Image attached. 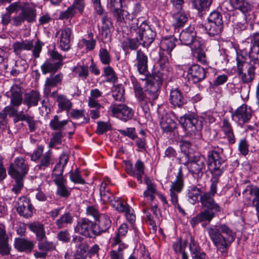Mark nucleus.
<instances>
[{"instance_id": "f257e3e1", "label": "nucleus", "mask_w": 259, "mask_h": 259, "mask_svg": "<svg viewBox=\"0 0 259 259\" xmlns=\"http://www.w3.org/2000/svg\"><path fill=\"white\" fill-rule=\"evenodd\" d=\"M207 164L211 175L209 190L207 192L215 195L220 177L227 166V159L224 156V150L222 148L218 146L211 147L207 154Z\"/></svg>"}, {"instance_id": "f03ea898", "label": "nucleus", "mask_w": 259, "mask_h": 259, "mask_svg": "<svg viewBox=\"0 0 259 259\" xmlns=\"http://www.w3.org/2000/svg\"><path fill=\"white\" fill-rule=\"evenodd\" d=\"M208 235L213 244L223 256L228 255V250L235 240V235L225 224H220L207 229Z\"/></svg>"}, {"instance_id": "7ed1b4c3", "label": "nucleus", "mask_w": 259, "mask_h": 259, "mask_svg": "<svg viewBox=\"0 0 259 259\" xmlns=\"http://www.w3.org/2000/svg\"><path fill=\"white\" fill-rule=\"evenodd\" d=\"M214 195L207 192H203L200 197L199 202L203 210L190 220V224L195 228L200 223L207 222L209 223L215 217V213L222 211L221 205L214 199Z\"/></svg>"}, {"instance_id": "20e7f679", "label": "nucleus", "mask_w": 259, "mask_h": 259, "mask_svg": "<svg viewBox=\"0 0 259 259\" xmlns=\"http://www.w3.org/2000/svg\"><path fill=\"white\" fill-rule=\"evenodd\" d=\"M29 170V165L27 161L22 157L15 158L14 162L9 165L8 173L14 180L11 190L15 194L20 193L24 187V180Z\"/></svg>"}, {"instance_id": "39448f33", "label": "nucleus", "mask_w": 259, "mask_h": 259, "mask_svg": "<svg viewBox=\"0 0 259 259\" xmlns=\"http://www.w3.org/2000/svg\"><path fill=\"white\" fill-rule=\"evenodd\" d=\"M132 22L130 26V32L132 36L138 35L142 46L149 48L154 40L156 33L151 26L143 21L140 25L139 20Z\"/></svg>"}, {"instance_id": "423d86ee", "label": "nucleus", "mask_w": 259, "mask_h": 259, "mask_svg": "<svg viewBox=\"0 0 259 259\" xmlns=\"http://www.w3.org/2000/svg\"><path fill=\"white\" fill-rule=\"evenodd\" d=\"M247 54L243 50H236L237 70L239 77L244 83L251 82L255 76L256 66L247 62Z\"/></svg>"}, {"instance_id": "0eeeda50", "label": "nucleus", "mask_w": 259, "mask_h": 259, "mask_svg": "<svg viewBox=\"0 0 259 259\" xmlns=\"http://www.w3.org/2000/svg\"><path fill=\"white\" fill-rule=\"evenodd\" d=\"M226 20L223 19V14L218 11H213L207 18V22L204 24L206 33L210 36L220 35L223 31L224 23L229 21L231 17L230 13H224Z\"/></svg>"}, {"instance_id": "6e6552de", "label": "nucleus", "mask_w": 259, "mask_h": 259, "mask_svg": "<svg viewBox=\"0 0 259 259\" xmlns=\"http://www.w3.org/2000/svg\"><path fill=\"white\" fill-rule=\"evenodd\" d=\"M169 71L159 69L152 73V75L144 81L148 85V94L150 99L156 100L160 93L163 81L168 77Z\"/></svg>"}, {"instance_id": "1a4fd4ad", "label": "nucleus", "mask_w": 259, "mask_h": 259, "mask_svg": "<svg viewBox=\"0 0 259 259\" xmlns=\"http://www.w3.org/2000/svg\"><path fill=\"white\" fill-rule=\"evenodd\" d=\"M179 123L183 128L186 135L192 137L199 135L203 128V122L198 115L194 112H188L179 119Z\"/></svg>"}, {"instance_id": "9d476101", "label": "nucleus", "mask_w": 259, "mask_h": 259, "mask_svg": "<svg viewBox=\"0 0 259 259\" xmlns=\"http://www.w3.org/2000/svg\"><path fill=\"white\" fill-rule=\"evenodd\" d=\"M130 81L134 90L135 96L139 104L145 114L149 113V104L152 105L154 100L149 98L148 94V85H147V89L144 91L140 81L138 80L134 75L130 76Z\"/></svg>"}, {"instance_id": "9b49d317", "label": "nucleus", "mask_w": 259, "mask_h": 259, "mask_svg": "<svg viewBox=\"0 0 259 259\" xmlns=\"http://www.w3.org/2000/svg\"><path fill=\"white\" fill-rule=\"evenodd\" d=\"M20 10L21 12L18 15L12 17V25L19 27L25 21L28 23L36 21L37 11L36 6L33 4L25 3L23 6H21Z\"/></svg>"}, {"instance_id": "f8f14e48", "label": "nucleus", "mask_w": 259, "mask_h": 259, "mask_svg": "<svg viewBox=\"0 0 259 259\" xmlns=\"http://www.w3.org/2000/svg\"><path fill=\"white\" fill-rule=\"evenodd\" d=\"M181 166L178 170L175 180L171 182L170 186V202L175 208H177L179 211L183 215H185L186 212L178 202V194L180 193L184 187V175Z\"/></svg>"}, {"instance_id": "ddd939ff", "label": "nucleus", "mask_w": 259, "mask_h": 259, "mask_svg": "<svg viewBox=\"0 0 259 259\" xmlns=\"http://www.w3.org/2000/svg\"><path fill=\"white\" fill-rule=\"evenodd\" d=\"M206 162L204 155L196 153L184 164L188 166L189 171L193 177L198 180L202 178L205 171Z\"/></svg>"}, {"instance_id": "4468645a", "label": "nucleus", "mask_w": 259, "mask_h": 259, "mask_svg": "<svg viewBox=\"0 0 259 259\" xmlns=\"http://www.w3.org/2000/svg\"><path fill=\"white\" fill-rule=\"evenodd\" d=\"M64 57L57 51L50 52V58L41 65L40 68L43 74H54L63 66Z\"/></svg>"}, {"instance_id": "2eb2a0df", "label": "nucleus", "mask_w": 259, "mask_h": 259, "mask_svg": "<svg viewBox=\"0 0 259 259\" xmlns=\"http://www.w3.org/2000/svg\"><path fill=\"white\" fill-rule=\"evenodd\" d=\"M93 230H94V222L85 218L79 219L74 228L75 233L90 239L96 238Z\"/></svg>"}, {"instance_id": "dca6fc26", "label": "nucleus", "mask_w": 259, "mask_h": 259, "mask_svg": "<svg viewBox=\"0 0 259 259\" xmlns=\"http://www.w3.org/2000/svg\"><path fill=\"white\" fill-rule=\"evenodd\" d=\"M206 71L203 67L197 64L190 66L187 70L186 78L190 84H197L206 78Z\"/></svg>"}, {"instance_id": "f3484780", "label": "nucleus", "mask_w": 259, "mask_h": 259, "mask_svg": "<svg viewBox=\"0 0 259 259\" xmlns=\"http://www.w3.org/2000/svg\"><path fill=\"white\" fill-rule=\"evenodd\" d=\"M179 39L182 44L187 46L191 48L192 46L199 42L202 39L197 36V32L194 26L190 25L183 29L179 34Z\"/></svg>"}, {"instance_id": "a211bd4d", "label": "nucleus", "mask_w": 259, "mask_h": 259, "mask_svg": "<svg viewBox=\"0 0 259 259\" xmlns=\"http://www.w3.org/2000/svg\"><path fill=\"white\" fill-rule=\"evenodd\" d=\"M110 109L114 116L124 121L131 119L134 116V110L124 104H112Z\"/></svg>"}, {"instance_id": "6ab92c4d", "label": "nucleus", "mask_w": 259, "mask_h": 259, "mask_svg": "<svg viewBox=\"0 0 259 259\" xmlns=\"http://www.w3.org/2000/svg\"><path fill=\"white\" fill-rule=\"evenodd\" d=\"M16 209L18 214L25 219L31 218L35 210L30 198L25 196L18 199Z\"/></svg>"}, {"instance_id": "aec40b11", "label": "nucleus", "mask_w": 259, "mask_h": 259, "mask_svg": "<svg viewBox=\"0 0 259 259\" xmlns=\"http://www.w3.org/2000/svg\"><path fill=\"white\" fill-rule=\"evenodd\" d=\"M112 221L107 214H102L98 219L94 222L95 237L100 236L104 234L109 233L111 228Z\"/></svg>"}, {"instance_id": "412c9836", "label": "nucleus", "mask_w": 259, "mask_h": 259, "mask_svg": "<svg viewBox=\"0 0 259 259\" xmlns=\"http://www.w3.org/2000/svg\"><path fill=\"white\" fill-rule=\"evenodd\" d=\"M251 117V110L245 104L239 106L232 114V119L241 127L250 120Z\"/></svg>"}, {"instance_id": "4be33fe9", "label": "nucleus", "mask_w": 259, "mask_h": 259, "mask_svg": "<svg viewBox=\"0 0 259 259\" xmlns=\"http://www.w3.org/2000/svg\"><path fill=\"white\" fill-rule=\"evenodd\" d=\"M136 63L137 70L140 74L143 75V77L140 78V80L144 81L147 79L149 74L148 70V58L147 55L141 49H139L136 52Z\"/></svg>"}, {"instance_id": "5701e85b", "label": "nucleus", "mask_w": 259, "mask_h": 259, "mask_svg": "<svg viewBox=\"0 0 259 259\" xmlns=\"http://www.w3.org/2000/svg\"><path fill=\"white\" fill-rule=\"evenodd\" d=\"M169 102L173 108H181L187 103V99L179 88H172L170 91Z\"/></svg>"}, {"instance_id": "b1692460", "label": "nucleus", "mask_w": 259, "mask_h": 259, "mask_svg": "<svg viewBox=\"0 0 259 259\" xmlns=\"http://www.w3.org/2000/svg\"><path fill=\"white\" fill-rule=\"evenodd\" d=\"M130 36L121 42V48L125 55L129 54L131 51H137L139 47L142 46L138 35L132 36L130 33Z\"/></svg>"}, {"instance_id": "393cba45", "label": "nucleus", "mask_w": 259, "mask_h": 259, "mask_svg": "<svg viewBox=\"0 0 259 259\" xmlns=\"http://www.w3.org/2000/svg\"><path fill=\"white\" fill-rule=\"evenodd\" d=\"M189 237V248L192 258L205 259L206 253L202 250L198 243L195 241L194 237L190 235Z\"/></svg>"}, {"instance_id": "a878e982", "label": "nucleus", "mask_w": 259, "mask_h": 259, "mask_svg": "<svg viewBox=\"0 0 259 259\" xmlns=\"http://www.w3.org/2000/svg\"><path fill=\"white\" fill-rule=\"evenodd\" d=\"M71 33V29L69 27H65L61 30V33L58 39V44L61 50L68 51L70 49Z\"/></svg>"}, {"instance_id": "bb28decb", "label": "nucleus", "mask_w": 259, "mask_h": 259, "mask_svg": "<svg viewBox=\"0 0 259 259\" xmlns=\"http://www.w3.org/2000/svg\"><path fill=\"white\" fill-rule=\"evenodd\" d=\"M204 45L203 40L199 42H196V45L192 46L191 51L193 55L196 57L198 62L201 64H207V57L204 50Z\"/></svg>"}, {"instance_id": "cd10ccee", "label": "nucleus", "mask_w": 259, "mask_h": 259, "mask_svg": "<svg viewBox=\"0 0 259 259\" xmlns=\"http://www.w3.org/2000/svg\"><path fill=\"white\" fill-rule=\"evenodd\" d=\"M41 100V95L37 90H32L24 94L23 104L28 108L33 106H36Z\"/></svg>"}, {"instance_id": "c85d7f7f", "label": "nucleus", "mask_w": 259, "mask_h": 259, "mask_svg": "<svg viewBox=\"0 0 259 259\" xmlns=\"http://www.w3.org/2000/svg\"><path fill=\"white\" fill-rule=\"evenodd\" d=\"M14 246L18 251L29 253L34 247V244L32 241L27 239L17 238L15 239Z\"/></svg>"}, {"instance_id": "c756f323", "label": "nucleus", "mask_w": 259, "mask_h": 259, "mask_svg": "<svg viewBox=\"0 0 259 259\" xmlns=\"http://www.w3.org/2000/svg\"><path fill=\"white\" fill-rule=\"evenodd\" d=\"M63 78V75L61 73L47 77L44 85V94L47 96L49 95L51 92V88L56 87L58 84H61Z\"/></svg>"}, {"instance_id": "7c9ffc66", "label": "nucleus", "mask_w": 259, "mask_h": 259, "mask_svg": "<svg viewBox=\"0 0 259 259\" xmlns=\"http://www.w3.org/2000/svg\"><path fill=\"white\" fill-rule=\"evenodd\" d=\"M253 6L247 0H244L237 10L240 11L244 15L245 18L247 21L250 22H254L256 16L252 10Z\"/></svg>"}, {"instance_id": "2f4dec72", "label": "nucleus", "mask_w": 259, "mask_h": 259, "mask_svg": "<svg viewBox=\"0 0 259 259\" xmlns=\"http://www.w3.org/2000/svg\"><path fill=\"white\" fill-rule=\"evenodd\" d=\"M27 227L30 231L35 234L36 240L37 241H41L47 239L46 235L45 225L38 222L34 221L27 224Z\"/></svg>"}, {"instance_id": "473e14b6", "label": "nucleus", "mask_w": 259, "mask_h": 259, "mask_svg": "<svg viewBox=\"0 0 259 259\" xmlns=\"http://www.w3.org/2000/svg\"><path fill=\"white\" fill-rule=\"evenodd\" d=\"M11 104L18 107L23 103L24 96H22V88L17 84H14L11 88Z\"/></svg>"}, {"instance_id": "72a5a7b5", "label": "nucleus", "mask_w": 259, "mask_h": 259, "mask_svg": "<svg viewBox=\"0 0 259 259\" xmlns=\"http://www.w3.org/2000/svg\"><path fill=\"white\" fill-rule=\"evenodd\" d=\"M222 131L227 139L228 143L233 145L236 142V139L233 132V127L228 119L224 118L222 121L221 127Z\"/></svg>"}, {"instance_id": "f704fd0d", "label": "nucleus", "mask_w": 259, "mask_h": 259, "mask_svg": "<svg viewBox=\"0 0 259 259\" xmlns=\"http://www.w3.org/2000/svg\"><path fill=\"white\" fill-rule=\"evenodd\" d=\"M177 41L178 39L174 35L164 37L160 41V50L168 52L170 56L171 52L176 47Z\"/></svg>"}, {"instance_id": "c9c22d12", "label": "nucleus", "mask_w": 259, "mask_h": 259, "mask_svg": "<svg viewBox=\"0 0 259 259\" xmlns=\"http://www.w3.org/2000/svg\"><path fill=\"white\" fill-rule=\"evenodd\" d=\"M33 47V42L32 40L16 41L12 46L13 52L16 55H20L23 50L30 51Z\"/></svg>"}, {"instance_id": "e433bc0d", "label": "nucleus", "mask_w": 259, "mask_h": 259, "mask_svg": "<svg viewBox=\"0 0 259 259\" xmlns=\"http://www.w3.org/2000/svg\"><path fill=\"white\" fill-rule=\"evenodd\" d=\"M39 159L40 162L36 167L40 170L44 171L47 168L52 166L54 163L52 152L51 149L46 152Z\"/></svg>"}, {"instance_id": "4c0bfd02", "label": "nucleus", "mask_w": 259, "mask_h": 259, "mask_svg": "<svg viewBox=\"0 0 259 259\" xmlns=\"http://www.w3.org/2000/svg\"><path fill=\"white\" fill-rule=\"evenodd\" d=\"M160 127L163 133H172L177 127L176 122L169 116L162 117L160 121Z\"/></svg>"}, {"instance_id": "58836bf2", "label": "nucleus", "mask_w": 259, "mask_h": 259, "mask_svg": "<svg viewBox=\"0 0 259 259\" xmlns=\"http://www.w3.org/2000/svg\"><path fill=\"white\" fill-rule=\"evenodd\" d=\"M188 21L187 15L183 12H179L176 14L174 17V21L172 23V26L174 29V33H178L180 29L183 27Z\"/></svg>"}, {"instance_id": "ea45409f", "label": "nucleus", "mask_w": 259, "mask_h": 259, "mask_svg": "<svg viewBox=\"0 0 259 259\" xmlns=\"http://www.w3.org/2000/svg\"><path fill=\"white\" fill-rule=\"evenodd\" d=\"M69 160L68 155L64 153L61 154L59 157V161L55 165L53 170V176H59L63 174L64 168Z\"/></svg>"}, {"instance_id": "a19ab883", "label": "nucleus", "mask_w": 259, "mask_h": 259, "mask_svg": "<svg viewBox=\"0 0 259 259\" xmlns=\"http://www.w3.org/2000/svg\"><path fill=\"white\" fill-rule=\"evenodd\" d=\"M73 222V217L69 212H66L56 220L55 225L57 228L61 229L70 225Z\"/></svg>"}, {"instance_id": "79ce46f5", "label": "nucleus", "mask_w": 259, "mask_h": 259, "mask_svg": "<svg viewBox=\"0 0 259 259\" xmlns=\"http://www.w3.org/2000/svg\"><path fill=\"white\" fill-rule=\"evenodd\" d=\"M159 58L158 63L159 65V69L164 70V71H169V58L168 52L164 50H159L158 52Z\"/></svg>"}, {"instance_id": "37998d69", "label": "nucleus", "mask_w": 259, "mask_h": 259, "mask_svg": "<svg viewBox=\"0 0 259 259\" xmlns=\"http://www.w3.org/2000/svg\"><path fill=\"white\" fill-rule=\"evenodd\" d=\"M68 122V120H60L59 116L55 115L50 120L49 126L53 131H63L64 126L67 125Z\"/></svg>"}, {"instance_id": "c03bdc74", "label": "nucleus", "mask_w": 259, "mask_h": 259, "mask_svg": "<svg viewBox=\"0 0 259 259\" xmlns=\"http://www.w3.org/2000/svg\"><path fill=\"white\" fill-rule=\"evenodd\" d=\"M101 15L102 16L101 19L102 23L101 26L102 35L106 38L110 33V28L112 26V23L106 13L104 12L103 14Z\"/></svg>"}, {"instance_id": "a18cd8bd", "label": "nucleus", "mask_w": 259, "mask_h": 259, "mask_svg": "<svg viewBox=\"0 0 259 259\" xmlns=\"http://www.w3.org/2000/svg\"><path fill=\"white\" fill-rule=\"evenodd\" d=\"M202 190L195 185H191L188 187L187 196L192 201V203L194 204L197 202H199V197L202 194Z\"/></svg>"}, {"instance_id": "49530a36", "label": "nucleus", "mask_w": 259, "mask_h": 259, "mask_svg": "<svg viewBox=\"0 0 259 259\" xmlns=\"http://www.w3.org/2000/svg\"><path fill=\"white\" fill-rule=\"evenodd\" d=\"M108 184L102 182L100 187V195L101 199L104 202H109L111 199H114V197L110 190L107 188Z\"/></svg>"}, {"instance_id": "de8ad7c7", "label": "nucleus", "mask_w": 259, "mask_h": 259, "mask_svg": "<svg viewBox=\"0 0 259 259\" xmlns=\"http://www.w3.org/2000/svg\"><path fill=\"white\" fill-rule=\"evenodd\" d=\"M57 101L58 103L59 108L61 110L68 112L72 107V102L64 95H59L57 96Z\"/></svg>"}, {"instance_id": "09e8293b", "label": "nucleus", "mask_w": 259, "mask_h": 259, "mask_svg": "<svg viewBox=\"0 0 259 259\" xmlns=\"http://www.w3.org/2000/svg\"><path fill=\"white\" fill-rule=\"evenodd\" d=\"M106 77V81L109 82L115 83L118 80V77L113 68L109 65L103 68V74Z\"/></svg>"}, {"instance_id": "8fccbe9b", "label": "nucleus", "mask_w": 259, "mask_h": 259, "mask_svg": "<svg viewBox=\"0 0 259 259\" xmlns=\"http://www.w3.org/2000/svg\"><path fill=\"white\" fill-rule=\"evenodd\" d=\"M112 97L115 101H124V88L121 84L115 85L112 91Z\"/></svg>"}, {"instance_id": "3c124183", "label": "nucleus", "mask_w": 259, "mask_h": 259, "mask_svg": "<svg viewBox=\"0 0 259 259\" xmlns=\"http://www.w3.org/2000/svg\"><path fill=\"white\" fill-rule=\"evenodd\" d=\"M212 0H192V6L199 12L207 9L212 4Z\"/></svg>"}, {"instance_id": "603ef678", "label": "nucleus", "mask_w": 259, "mask_h": 259, "mask_svg": "<svg viewBox=\"0 0 259 259\" xmlns=\"http://www.w3.org/2000/svg\"><path fill=\"white\" fill-rule=\"evenodd\" d=\"M70 181L74 184L84 185L85 181L81 175V171L79 168H76L74 171L71 170L69 172Z\"/></svg>"}, {"instance_id": "864d4df0", "label": "nucleus", "mask_w": 259, "mask_h": 259, "mask_svg": "<svg viewBox=\"0 0 259 259\" xmlns=\"http://www.w3.org/2000/svg\"><path fill=\"white\" fill-rule=\"evenodd\" d=\"M37 247L38 249L42 251L48 252L53 251L56 249V245L53 242H50L47 239L41 241H37Z\"/></svg>"}, {"instance_id": "5fc2aeb1", "label": "nucleus", "mask_w": 259, "mask_h": 259, "mask_svg": "<svg viewBox=\"0 0 259 259\" xmlns=\"http://www.w3.org/2000/svg\"><path fill=\"white\" fill-rule=\"evenodd\" d=\"M76 8L72 4L68 7L65 11H61L59 15V19L60 20H68L72 19L76 14L75 10Z\"/></svg>"}, {"instance_id": "6e6d98bb", "label": "nucleus", "mask_w": 259, "mask_h": 259, "mask_svg": "<svg viewBox=\"0 0 259 259\" xmlns=\"http://www.w3.org/2000/svg\"><path fill=\"white\" fill-rule=\"evenodd\" d=\"M135 177L140 184L142 183V177L144 175L145 165L141 160H138L135 164Z\"/></svg>"}, {"instance_id": "4d7b16f0", "label": "nucleus", "mask_w": 259, "mask_h": 259, "mask_svg": "<svg viewBox=\"0 0 259 259\" xmlns=\"http://www.w3.org/2000/svg\"><path fill=\"white\" fill-rule=\"evenodd\" d=\"M99 57L103 65H109L111 62V56L110 53L105 48H101L99 50Z\"/></svg>"}, {"instance_id": "13d9d810", "label": "nucleus", "mask_w": 259, "mask_h": 259, "mask_svg": "<svg viewBox=\"0 0 259 259\" xmlns=\"http://www.w3.org/2000/svg\"><path fill=\"white\" fill-rule=\"evenodd\" d=\"M52 138L49 144L50 149L54 148L56 145L61 144L62 143V139L64 137L62 131L56 132L52 133Z\"/></svg>"}, {"instance_id": "bf43d9fd", "label": "nucleus", "mask_w": 259, "mask_h": 259, "mask_svg": "<svg viewBox=\"0 0 259 259\" xmlns=\"http://www.w3.org/2000/svg\"><path fill=\"white\" fill-rule=\"evenodd\" d=\"M72 71L78 74V76L83 79H86L89 75V67L88 65H82L79 66H75Z\"/></svg>"}, {"instance_id": "052dcab7", "label": "nucleus", "mask_w": 259, "mask_h": 259, "mask_svg": "<svg viewBox=\"0 0 259 259\" xmlns=\"http://www.w3.org/2000/svg\"><path fill=\"white\" fill-rule=\"evenodd\" d=\"M70 117L74 119L83 117V121L81 123H88L90 122V117L85 116L84 110L73 109L70 112Z\"/></svg>"}, {"instance_id": "680f3d73", "label": "nucleus", "mask_w": 259, "mask_h": 259, "mask_svg": "<svg viewBox=\"0 0 259 259\" xmlns=\"http://www.w3.org/2000/svg\"><path fill=\"white\" fill-rule=\"evenodd\" d=\"M109 202L114 208L120 212H124L127 208V206L128 205L127 204L124 205V203L119 198L116 200L115 198L111 199Z\"/></svg>"}, {"instance_id": "e2e57ef3", "label": "nucleus", "mask_w": 259, "mask_h": 259, "mask_svg": "<svg viewBox=\"0 0 259 259\" xmlns=\"http://www.w3.org/2000/svg\"><path fill=\"white\" fill-rule=\"evenodd\" d=\"M247 191L249 192L250 195H253L254 196V197L253 199V201L254 202H259V187L253 185H248L244 190L243 193L244 194Z\"/></svg>"}, {"instance_id": "0e129e2a", "label": "nucleus", "mask_w": 259, "mask_h": 259, "mask_svg": "<svg viewBox=\"0 0 259 259\" xmlns=\"http://www.w3.org/2000/svg\"><path fill=\"white\" fill-rule=\"evenodd\" d=\"M111 129L112 126L109 122L99 121L97 124L96 133L98 135H102Z\"/></svg>"}, {"instance_id": "69168bd1", "label": "nucleus", "mask_w": 259, "mask_h": 259, "mask_svg": "<svg viewBox=\"0 0 259 259\" xmlns=\"http://www.w3.org/2000/svg\"><path fill=\"white\" fill-rule=\"evenodd\" d=\"M238 150L240 153L244 156H246L248 154L249 144L246 138H242L239 140Z\"/></svg>"}, {"instance_id": "338daca9", "label": "nucleus", "mask_w": 259, "mask_h": 259, "mask_svg": "<svg viewBox=\"0 0 259 259\" xmlns=\"http://www.w3.org/2000/svg\"><path fill=\"white\" fill-rule=\"evenodd\" d=\"M56 195L60 197L67 198L71 194V191L68 189L67 186L64 185L57 186Z\"/></svg>"}, {"instance_id": "774afa93", "label": "nucleus", "mask_w": 259, "mask_h": 259, "mask_svg": "<svg viewBox=\"0 0 259 259\" xmlns=\"http://www.w3.org/2000/svg\"><path fill=\"white\" fill-rule=\"evenodd\" d=\"M56 237L58 240L65 243H68L71 238L70 234L68 230H64L60 231L57 234Z\"/></svg>"}]
</instances>
